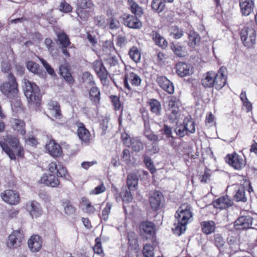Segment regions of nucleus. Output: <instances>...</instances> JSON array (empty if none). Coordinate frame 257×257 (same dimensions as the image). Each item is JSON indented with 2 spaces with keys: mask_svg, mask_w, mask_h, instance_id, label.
<instances>
[{
  "mask_svg": "<svg viewBox=\"0 0 257 257\" xmlns=\"http://www.w3.org/2000/svg\"><path fill=\"white\" fill-rule=\"evenodd\" d=\"M187 128L184 125V122L183 121V124H181L178 126L175 130L176 134L180 137H183L186 135H187L188 132Z\"/></svg>",
  "mask_w": 257,
  "mask_h": 257,
  "instance_id": "obj_49",
  "label": "nucleus"
},
{
  "mask_svg": "<svg viewBox=\"0 0 257 257\" xmlns=\"http://www.w3.org/2000/svg\"><path fill=\"white\" fill-rule=\"evenodd\" d=\"M46 149L48 153L54 157H58L61 155L62 151L60 145L54 141H50L46 144Z\"/></svg>",
  "mask_w": 257,
  "mask_h": 257,
  "instance_id": "obj_19",
  "label": "nucleus"
},
{
  "mask_svg": "<svg viewBox=\"0 0 257 257\" xmlns=\"http://www.w3.org/2000/svg\"><path fill=\"white\" fill-rule=\"evenodd\" d=\"M201 226L203 232L206 234L213 233L215 229V224L213 221H203Z\"/></svg>",
  "mask_w": 257,
  "mask_h": 257,
  "instance_id": "obj_30",
  "label": "nucleus"
},
{
  "mask_svg": "<svg viewBox=\"0 0 257 257\" xmlns=\"http://www.w3.org/2000/svg\"><path fill=\"white\" fill-rule=\"evenodd\" d=\"M100 92L99 89L96 87H92L89 91V97L91 101L93 104L97 105L100 101Z\"/></svg>",
  "mask_w": 257,
  "mask_h": 257,
  "instance_id": "obj_31",
  "label": "nucleus"
},
{
  "mask_svg": "<svg viewBox=\"0 0 257 257\" xmlns=\"http://www.w3.org/2000/svg\"><path fill=\"white\" fill-rule=\"evenodd\" d=\"M127 3L132 13L139 17L142 16L143 10L138 4L133 0H127Z\"/></svg>",
  "mask_w": 257,
  "mask_h": 257,
  "instance_id": "obj_32",
  "label": "nucleus"
},
{
  "mask_svg": "<svg viewBox=\"0 0 257 257\" xmlns=\"http://www.w3.org/2000/svg\"><path fill=\"white\" fill-rule=\"evenodd\" d=\"M241 40L243 45L247 48H250L255 43L256 33L251 27L245 26L240 32Z\"/></svg>",
  "mask_w": 257,
  "mask_h": 257,
  "instance_id": "obj_5",
  "label": "nucleus"
},
{
  "mask_svg": "<svg viewBox=\"0 0 257 257\" xmlns=\"http://www.w3.org/2000/svg\"><path fill=\"white\" fill-rule=\"evenodd\" d=\"M40 182L47 186L53 188L58 187L60 184L58 177L53 174H44L41 178Z\"/></svg>",
  "mask_w": 257,
  "mask_h": 257,
  "instance_id": "obj_13",
  "label": "nucleus"
},
{
  "mask_svg": "<svg viewBox=\"0 0 257 257\" xmlns=\"http://www.w3.org/2000/svg\"><path fill=\"white\" fill-rule=\"evenodd\" d=\"M170 47L175 54L178 56L182 57L185 55V48L184 47L181 46L178 44L174 43H172Z\"/></svg>",
  "mask_w": 257,
  "mask_h": 257,
  "instance_id": "obj_39",
  "label": "nucleus"
},
{
  "mask_svg": "<svg viewBox=\"0 0 257 257\" xmlns=\"http://www.w3.org/2000/svg\"><path fill=\"white\" fill-rule=\"evenodd\" d=\"M78 8L82 9H90L93 4L91 0H77Z\"/></svg>",
  "mask_w": 257,
  "mask_h": 257,
  "instance_id": "obj_51",
  "label": "nucleus"
},
{
  "mask_svg": "<svg viewBox=\"0 0 257 257\" xmlns=\"http://www.w3.org/2000/svg\"><path fill=\"white\" fill-rule=\"evenodd\" d=\"M6 143L0 142V146L3 150L9 156L11 159H15V155L8 146V145L12 148H18L19 141L17 138L12 136H8L6 139Z\"/></svg>",
  "mask_w": 257,
  "mask_h": 257,
  "instance_id": "obj_6",
  "label": "nucleus"
},
{
  "mask_svg": "<svg viewBox=\"0 0 257 257\" xmlns=\"http://www.w3.org/2000/svg\"><path fill=\"white\" fill-rule=\"evenodd\" d=\"M163 200V196L161 192L154 191L150 197V203L152 209L157 210L160 207Z\"/></svg>",
  "mask_w": 257,
  "mask_h": 257,
  "instance_id": "obj_17",
  "label": "nucleus"
},
{
  "mask_svg": "<svg viewBox=\"0 0 257 257\" xmlns=\"http://www.w3.org/2000/svg\"><path fill=\"white\" fill-rule=\"evenodd\" d=\"M106 188L103 184V183H101V184L96 186L93 190L91 191V193L93 194H99L101 193L104 192L105 191Z\"/></svg>",
  "mask_w": 257,
  "mask_h": 257,
  "instance_id": "obj_62",
  "label": "nucleus"
},
{
  "mask_svg": "<svg viewBox=\"0 0 257 257\" xmlns=\"http://www.w3.org/2000/svg\"><path fill=\"white\" fill-rule=\"evenodd\" d=\"M183 31L177 26H173L171 29V34L175 39H179L183 35Z\"/></svg>",
  "mask_w": 257,
  "mask_h": 257,
  "instance_id": "obj_53",
  "label": "nucleus"
},
{
  "mask_svg": "<svg viewBox=\"0 0 257 257\" xmlns=\"http://www.w3.org/2000/svg\"><path fill=\"white\" fill-rule=\"evenodd\" d=\"M124 24L132 29H140L142 24L141 22L136 17L127 15L123 18Z\"/></svg>",
  "mask_w": 257,
  "mask_h": 257,
  "instance_id": "obj_21",
  "label": "nucleus"
},
{
  "mask_svg": "<svg viewBox=\"0 0 257 257\" xmlns=\"http://www.w3.org/2000/svg\"><path fill=\"white\" fill-rule=\"evenodd\" d=\"M144 162L148 169L152 173H153L156 170L152 163L151 159L148 157H145Z\"/></svg>",
  "mask_w": 257,
  "mask_h": 257,
  "instance_id": "obj_63",
  "label": "nucleus"
},
{
  "mask_svg": "<svg viewBox=\"0 0 257 257\" xmlns=\"http://www.w3.org/2000/svg\"><path fill=\"white\" fill-rule=\"evenodd\" d=\"M234 226L237 230L254 228L256 224H253V219L250 216H242L239 217L234 222Z\"/></svg>",
  "mask_w": 257,
  "mask_h": 257,
  "instance_id": "obj_8",
  "label": "nucleus"
},
{
  "mask_svg": "<svg viewBox=\"0 0 257 257\" xmlns=\"http://www.w3.org/2000/svg\"><path fill=\"white\" fill-rule=\"evenodd\" d=\"M177 223L174 224L175 227L173 230L175 234L180 235L186 229V225L192 217V213L190 207L188 205H181L175 214Z\"/></svg>",
  "mask_w": 257,
  "mask_h": 257,
  "instance_id": "obj_1",
  "label": "nucleus"
},
{
  "mask_svg": "<svg viewBox=\"0 0 257 257\" xmlns=\"http://www.w3.org/2000/svg\"><path fill=\"white\" fill-rule=\"evenodd\" d=\"M26 209L33 217H37L42 214V209L40 204L36 201L28 202Z\"/></svg>",
  "mask_w": 257,
  "mask_h": 257,
  "instance_id": "obj_22",
  "label": "nucleus"
},
{
  "mask_svg": "<svg viewBox=\"0 0 257 257\" xmlns=\"http://www.w3.org/2000/svg\"><path fill=\"white\" fill-rule=\"evenodd\" d=\"M184 125L188 128V133L193 134L195 132V127L194 121L191 118L187 117L185 118L184 119Z\"/></svg>",
  "mask_w": 257,
  "mask_h": 257,
  "instance_id": "obj_46",
  "label": "nucleus"
},
{
  "mask_svg": "<svg viewBox=\"0 0 257 257\" xmlns=\"http://www.w3.org/2000/svg\"><path fill=\"white\" fill-rule=\"evenodd\" d=\"M1 197L3 200L11 204L16 205L20 202L19 194L14 190H7L2 193Z\"/></svg>",
  "mask_w": 257,
  "mask_h": 257,
  "instance_id": "obj_10",
  "label": "nucleus"
},
{
  "mask_svg": "<svg viewBox=\"0 0 257 257\" xmlns=\"http://www.w3.org/2000/svg\"><path fill=\"white\" fill-rule=\"evenodd\" d=\"M234 199L236 201H242L245 202L246 201V198L245 196V190L243 187L239 188L234 196Z\"/></svg>",
  "mask_w": 257,
  "mask_h": 257,
  "instance_id": "obj_44",
  "label": "nucleus"
},
{
  "mask_svg": "<svg viewBox=\"0 0 257 257\" xmlns=\"http://www.w3.org/2000/svg\"><path fill=\"white\" fill-rule=\"evenodd\" d=\"M58 39L62 47H67L70 44L68 36L65 33H60L58 35Z\"/></svg>",
  "mask_w": 257,
  "mask_h": 257,
  "instance_id": "obj_47",
  "label": "nucleus"
},
{
  "mask_svg": "<svg viewBox=\"0 0 257 257\" xmlns=\"http://www.w3.org/2000/svg\"><path fill=\"white\" fill-rule=\"evenodd\" d=\"M92 66L102 83L105 84L108 81V72L102 62L99 60H96L93 62Z\"/></svg>",
  "mask_w": 257,
  "mask_h": 257,
  "instance_id": "obj_9",
  "label": "nucleus"
},
{
  "mask_svg": "<svg viewBox=\"0 0 257 257\" xmlns=\"http://www.w3.org/2000/svg\"><path fill=\"white\" fill-rule=\"evenodd\" d=\"M141 79L140 77L135 73H130L129 74L125 76L124 79V85L129 91L132 90L129 84L128 81L131 82L132 85L134 86H139L141 83Z\"/></svg>",
  "mask_w": 257,
  "mask_h": 257,
  "instance_id": "obj_14",
  "label": "nucleus"
},
{
  "mask_svg": "<svg viewBox=\"0 0 257 257\" xmlns=\"http://www.w3.org/2000/svg\"><path fill=\"white\" fill-rule=\"evenodd\" d=\"M216 73L213 71H209L203 75L201 79V84L205 88H211L214 87V77Z\"/></svg>",
  "mask_w": 257,
  "mask_h": 257,
  "instance_id": "obj_24",
  "label": "nucleus"
},
{
  "mask_svg": "<svg viewBox=\"0 0 257 257\" xmlns=\"http://www.w3.org/2000/svg\"><path fill=\"white\" fill-rule=\"evenodd\" d=\"M49 108L51 115L56 118L60 119L62 115L60 106L56 101H51L49 103Z\"/></svg>",
  "mask_w": 257,
  "mask_h": 257,
  "instance_id": "obj_27",
  "label": "nucleus"
},
{
  "mask_svg": "<svg viewBox=\"0 0 257 257\" xmlns=\"http://www.w3.org/2000/svg\"><path fill=\"white\" fill-rule=\"evenodd\" d=\"M24 93L28 102L37 105L40 103L41 96L38 86L34 83L30 82L28 80H23Z\"/></svg>",
  "mask_w": 257,
  "mask_h": 257,
  "instance_id": "obj_2",
  "label": "nucleus"
},
{
  "mask_svg": "<svg viewBox=\"0 0 257 257\" xmlns=\"http://www.w3.org/2000/svg\"><path fill=\"white\" fill-rule=\"evenodd\" d=\"M40 61L43 64L44 67L46 70L47 72L51 76H55V73L54 72V69L51 67V66L43 59L39 58Z\"/></svg>",
  "mask_w": 257,
  "mask_h": 257,
  "instance_id": "obj_58",
  "label": "nucleus"
},
{
  "mask_svg": "<svg viewBox=\"0 0 257 257\" xmlns=\"http://www.w3.org/2000/svg\"><path fill=\"white\" fill-rule=\"evenodd\" d=\"M135 152H140L144 148L143 143L139 140L133 139L131 146Z\"/></svg>",
  "mask_w": 257,
  "mask_h": 257,
  "instance_id": "obj_50",
  "label": "nucleus"
},
{
  "mask_svg": "<svg viewBox=\"0 0 257 257\" xmlns=\"http://www.w3.org/2000/svg\"><path fill=\"white\" fill-rule=\"evenodd\" d=\"M181 105V102L178 97L175 96H171L169 97L167 114L171 122H174L178 120Z\"/></svg>",
  "mask_w": 257,
  "mask_h": 257,
  "instance_id": "obj_4",
  "label": "nucleus"
},
{
  "mask_svg": "<svg viewBox=\"0 0 257 257\" xmlns=\"http://www.w3.org/2000/svg\"><path fill=\"white\" fill-rule=\"evenodd\" d=\"M176 73L181 77L190 75L193 73V68L190 65L183 62H179L176 66Z\"/></svg>",
  "mask_w": 257,
  "mask_h": 257,
  "instance_id": "obj_18",
  "label": "nucleus"
},
{
  "mask_svg": "<svg viewBox=\"0 0 257 257\" xmlns=\"http://www.w3.org/2000/svg\"><path fill=\"white\" fill-rule=\"evenodd\" d=\"M81 203L84 207L83 208L84 211L88 214H93L95 211V208L92 206L90 201L85 198L81 199Z\"/></svg>",
  "mask_w": 257,
  "mask_h": 257,
  "instance_id": "obj_35",
  "label": "nucleus"
},
{
  "mask_svg": "<svg viewBox=\"0 0 257 257\" xmlns=\"http://www.w3.org/2000/svg\"><path fill=\"white\" fill-rule=\"evenodd\" d=\"M232 203L228 196H224L216 199L213 202V205L216 208L222 209L230 206Z\"/></svg>",
  "mask_w": 257,
  "mask_h": 257,
  "instance_id": "obj_26",
  "label": "nucleus"
},
{
  "mask_svg": "<svg viewBox=\"0 0 257 257\" xmlns=\"http://www.w3.org/2000/svg\"><path fill=\"white\" fill-rule=\"evenodd\" d=\"M189 45L191 47H194L199 43L200 38L196 33L192 32L189 34Z\"/></svg>",
  "mask_w": 257,
  "mask_h": 257,
  "instance_id": "obj_40",
  "label": "nucleus"
},
{
  "mask_svg": "<svg viewBox=\"0 0 257 257\" xmlns=\"http://www.w3.org/2000/svg\"><path fill=\"white\" fill-rule=\"evenodd\" d=\"M110 98L111 99L112 105H113L115 110L120 109L121 107V103L119 98L115 95H110Z\"/></svg>",
  "mask_w": 257,
  "mask_h": 257,
  "instance_id": "obj_54",
  "label": "nucleus"
},
{
  "mask_svg": "<svg viewBox=\"0 0 257 257\" xmlns=\"http://www.w3.org/2000/svg\"><path fill=\"white\" fill-rule=\"evenodd\" d=\"M154 247L150 244H146L143 250V254L144 257H154Z\"/></svg>",
  "mask_w": 257,
  "mask_h": 257,
  "instance_id": "obj_43",
  "label": "nucleus"
},
{
  "mask_svg": "<svg viewBox=\"0 0 257 257\" xmlns=\"http://www.w3.org/2000/svg\"><path fill=\"white\" fill-rule=\"evenodd\" d=\"M40 61L43 64L44 67L46 70L47 72L51 76H55V73L54 72V69L51 67V66L43 59L39 58Z\"/></svg>",
  "mask_w": 257,
  "mask_h": 257,
  "instance_id": "obj_59",
  "label": "nucleus"
},
{
  "mask_svg": "<svg viewBox=\"0 0 257 257\" xmlns=\"http://www.w3.org/2000/svg\"><path fill=\"white\" fill-rule=\"evenodd\" d=\"M129 55L131 58L136 63L140 62L141 58V54L137 47H132L129 51Z\"/></svg>",
  "mask_w": 257,
  "mask_h": 257,
  "instance_id": "obj_37",
  "label": "nucleus"
},
{
  "mask_svg": "<svg viewBox=\"0 0 257 257\" xmlns=\"http://www.w3.org/2000/svg\"><path fill=\"white\" fill-rule=\"evenodd\" d=\"M82 79L84 83L92 86L94 84L93 76L88 72H85L82 75Z\"/></svg>",
  "mask_w": 257,
  "mask_h": 257,
  "instance_id": "obj_52",
  "label": "nucleus"
},
{
  "mask_svg": "<svg viewBox=\"0 0 257 257\" xmlns=\"http://www.w3.org/2000/svg\"><path fill=\"white\" fill-rule=\"evenodd\" d=\"M59 72L60 75L64 78V79L70 84H72L74 82V79L69 72L68 68L66 65H61L59 67Z\"/></svg>",
  "mask_w": 257,
  "mask_h": 257,
  "instance_id": "obj_28",
  "label": "nucleus"
},
{
  "mask_svg": "<svg viewBox=\"0 0 257 257\" xmlns=\"http://www.w3.org/2000/svg\"><path fill=\"white\" fill-rule=\"evenodd\" d=\"M56 174L58 177H65L67 174V171L64 166L59 165Z\"/></svg>",
  "mask_w": 257,
  "mask_h": 257,
  "instance_id": "obj_64",
  "label": "nucleus"
},
{
  "mask_svg": "<svg viewBox=\"0 0 257 257\" xmlns=\"http://www.w3.org/2000/svg\"><path fill=\"white\" fill-rule=\"evenodd\" d=\"M241 13L243 16H248L253 11L254 4L252 0H239Z\"/></svg>",
  "mask_w": 257,
  "mask_h": 257,
  "instance_id": "obj_23",
  "label": "nucleus"
},
{
  "mask_svg": "<svg viewBox=\"0 0 257 257\" xmlns=\"http://www.w3.org/2000/svg\"><path fill=\"white\" fill-rule=\"evenodd\" d=\"M94 23L101 28H105L106 25L105 17L104 16L96 17L94 19Z\"/></svg>",
  "mask_w": 257,
  "mask_h": 257,
  "instance_id": "obj_56",
  "label": "nucleus"
},
{
  "mask_svg": "<svg viewBox=\"0 0 257 257\" xmlns=\"http://www.w3.org/2000/svg\"><path fill=\"white\" fill-rule=\"evenodd\" d=\"M103 50L105 51L107 54H109L112 50H114L113 43L110 41H105L103 45Z\"/></svg>",
  "mask_w": 257,
  "mask_h": 257,
  "instance_id": "obj_60",
  "label": "nucleus"
},
{
  "mask_svg": "<svg viewBox=\"0 0 257 257\" xmlns=\"http://www.w3.org/2000/svg\"><path fill=\"white\" fill-rule=\"evenodd\" d=\"M138 184V179L133 175H128L127 179V185L129 190L136 188Z\"/></svg>",
  "mask_w": 257,
  "mask_h": 257,
  "instance_id": "obj_42",
  "label": "nucleus"
},
{
  "mask_svg": "<svg viewBox=\"0 0 257 257\" xmlns=\"http://www.w3.org/2000/svg\"><path fill=\"white\" fill-rule=\"evenodd\" d=\"M24 239V234L22 230H14L9 236L8 246L10 248H17L21 246Z\"/></svg>",
  "mask_w": 257,
  "mask_h": 257,
  "instance_id": "obj_7",
  "label": "nucleus"
},
{
  "mask_svg": "<svg viewBox=\"0 0 257 257\" xmlns=\"http://www.w3.org/2000/svg\"><path fill=\"white\" fill-rule=\"evenodd\" d=\"M108 18L107 19V24L109 28L111 30L117 29L119 27V22L116 18L115 13L111 9L107 11Z\"/></svg>",
  "mask_w": 257,
  "mask_h": 257,
  "instance_id": "obj_25",
  "label": "nucleus"
},
{
  "mask_svg": "<svg viewBox=\"0 0 257 257\" xmlns=\"http://www.w3.org/2000/svg\"><path fill=\"white\" fill-rule=\"evenodd\" d=\"M11 123L13 128L19 132L21 135L25 134V122L20 119L14 118L11 120Z\"/></svg>",
  "mask_w": 257,
  "mask_h": 257,
  "instance_id": "obj_29",
  "label": "nucleus"
},
{
  "mask_svg": "<svg viewBox=\"0 0 257 257\" xmlns=\"http://www.w3.org/2000/svg\"><path fill=\"white\" fill-rule=\"evenodd\" d=\"M227 157L228 163L236 169H241L245 165L244 159L236 153L228 155Z\"/></svg>",
  "mask_w": 257,
  "mask_h": 257,
  "instance_id": "obj_12",
  "label": "nucleus"
},
{
  "mask_svg": "<svg viewBox=\"0 0 257 257\" xmlns=\"http://www.w3.org/2000/svg\"><path fill=\"white\" fill-rule=\"evenodd\" d=\"M153 39L156 44L160 47H165L167 45V42L165 39L157 32H153Z\"/></svg>",
  "mask_w": 257,
  "mask_h": 257,
  "instance_id": "obj_38",
  "label": "nucleus"
},
{
  "mask_svg": "<svg viewBox=\"0 0 257 257\" xmlns=\"http://www.w3.org/2000/svg\"><path fill=\"white\" fill-rule=\"evenodd\" d=\"M141 228L146 234L151 236L155 233V225L153 223L149 221L143 222L141 225Z\"/></svg>",
  "mask_w": 257,
  "mask_h": 257,
  "instance_id": "obj_34",
  "label": "nucleus"
},
{
  "mask_svg": "<svg viewBox=\"0 0 257 257\" xmlns=\"http://www.w3.org/2000/svg\"><path fill=\"white\" fill-rule=\"evenodd\" d=\"M42 241L38 235H33L28 241L29 249L32 252H38L42 247Z\"/></svg>",
  "mask_w": 257,
  "mask_h": 257,
  "instance_id": "obj_16",
  "label": "nucleus"
},
{
  "mask_svg": "<svg viewBox=\"0 0 257 257\" xmlns=\"http://www.w3.org/2000/svg\"><path fill=\"white\" fill-rule=\"evenodd\" d=\"M76 125L77 128V134L79 138L84 143H88L90 140L89 132L85 128L84 124L80 122H77Z\"/></svg>",
  "mask_w": 257,
  "mask_h": 257,
  "instance_id": "obj_20",
  "label": "nucleus"
},
{
  "mask_svg": "<svg viewBox=\"0 0 257 257\" xmlns=\"http://www.w3.org/2000/svg\"><path fill=\"white\" fill-rule=\"evenodd\" d=\"M0 90L2 93L7 97L13 98L17 96L18 92V84L14 76L10 74L9 81L1 84Z\"/></svg>",
  "mask_w": 257,
  "mask_h": 257,
  "instance_id": "obj_3",
  "label": "nucleus"
},
{
  "mask_svg": "<svg viewBox=\"0 0 257 257\" xmlns=\"http://www.w3.org/2000/svg\"><path fill=\"white\" fill-rule=\"evenodd\" d=\"M112 207V204L108 202L105 207L103 209L102 212V219L106 220L108 218L109 214Z\"/></svg>",
  "mask_w": 257,
  "mask_h": 257,
  "instance_id": "obj_57",
  "label": "nucleus"
},
{
  "mask_svg": "<svg viewBox=\"0 0 257 257\" xmlns=\"http://www.w3.org/2000/svg\"><path fill=\"white\" fill-rule=\"evenodd\" d=\"M127 237L130 245L136 248L138 246V237L136 233L133 231L130 232Z\"/></svg>",
  "mask_w": 257,
  "mask_h": 257,
  "instance_id": "obj_45",
  "label": "nucleus"
},
{
  "mask_svg": "<svg viewBox=\"0 0 257 257\" xmlns=\"http://www.w3.org/2000/svg\"><path fill=\"white\" fill-rule=\"evenodd\" d=\"M87 9H82L77 8V14L78 17L83 21H87L89 17V11Z\"/></svg>",
  "mask_w": 257,
  "mask_h": 257,
  "instance_id": "obj_48",
  "label": "nucleus"
},
{
  "mask_svg": "<svg viewBox=\"0 0 257 257\" xmlns=\"http://www.w3.org/2000/svg\"><path fill=\"white\" fill-rule=\"evenodd\" d=\"M145 136L149 140L153 142V143H156L159 141L158 136L149 131H145Z\"/></svg>",
  "mask_w": 257,
  "mask_h": 257,
  "instance_id": "obj_55",
  "label": "nucleus"
},
{
  "mask_svg": "<svg viewBox=\"0 0 257 257\" xmlns=\"http://www.w3.org/2000/svg\"><path fill=\"white\" fill-rule=\"evenodd\" d=\"M165 2L163 0H152L151 7L154 11L160 13L165 7Z\"/></svg>",
  "mask_w": 257,
  "mask_h": 257,
  "instance_id": "obj_36",
  "label": "nucleus"
},
{
  "mask_svg": "<svg viewBox=\"0 0 257 257\" xmlns=\"http://www.w3.org/2000/svg\"><path fill=\"white\" fill-rule=\"evenodd\" d=\"M157 81L159 85L165 91L169 94H173L174 92V86L167 77L163 76L157 77Z\"/></svg>",
  "mask_w": 257,
  "mask_h": 257,
  "instance_id": "obj_15",
  "label": "nucleus"
},
{
  "mask_svg": "<svg viewBox=\"0 0 257 257\" xmlns=\"http://www.w3.org/2000/svg\"><path fill=\"white\" fill-rule=\"evenodd\" d=\"M151 111L157 115L161 114L162 107L160 102L155 99H150L149 101Z\"/></svg>",
  "mask_w": 257,
  "mask_h": 257,
  "instance_id": "obj_33",
  "label": "nucleus"
},
{
  "mask_svg": "<svg viewBox=\"0 0 257 257\" xmlns=\"http://www.w3.org/2000/svg\"><path fill=\"white\" fill-rule=\"evenodd\" d=\"M95 245L93 247V250L95 253L97 254H101L103 252V249L102 248L100 239L99 238L95 239Z\"/></svg>",
  "mask_w": 257,
  "mask_h": 257,
  "instance_id": "obj_61",
  "label": "nucleus"
},
{
  "mask_svg": "<svg viewBox=\"0 0 257 257\" xmlns=\"http://www.w3.org/2000/svg\"><path fill=\"white\" fill-rule=\"evenodd\" d=\"M65 212L68 215H72L75 212V208L72 205L69 200H65L62 204Z\"/></svg>",
  "mask_w": 257,
  "mask_h": 257,
  "instance_id": "obj_41",
  "label": "nucleus"
},
{
  "mask_svg": "<svg viewBox=\"0 0 257 257\" xmlns=\"http://www.w3.org/2000/svg\"><path fill=\"white\" fill-rule=\"evenodd\" d=\"M226 69L225 67H221L218 72L216 73L214 77V86L216 89L219 90L221 89L226 84Z\"/></svg>",
  "mask_w": 257,
  "mask_h": 257,
  "instance_id": "obj_11",
  "label": "nucleus"
}]
</instances>
